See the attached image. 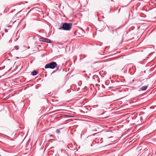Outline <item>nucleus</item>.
Returning a JSON list of instances; mask_svg holds the SVG:
<instances>
[{
  "mask_svg": "<svg viewBox=\"0 0 156 156\" xmlns=\"http://www.w3.org/2000/svg\"><path fill=\"white\" fill-rule=\"evenodd\" d=\"M61 25H62V26L60 27L59 29L64 30H70L72 27V24L71 23H62Z\"/></svg>",
  "mask_w": 156,
  "mask_h": 156,
  "instance_id": "1",
  "label": "nucleus"
},
{
  "mask_svg": "<svg viewBox=\"0 0 156 156\" xmlns=\"http://www.w3.org/2000/svg\"><path fill=\"white\" fill-rule=\"evenodd\" d=\"M57 64L55 62H53L47 64L45 66V69L50 68L54 69L56 66Z\"/></svg>",
  "mask_w": 156,
  "mask_h": 156,
  "instance_id": "2",
  "label": "nucleus"
},
{
  "mask_svg": "<svg viewBox=\"0 0 156 156\" xmlns=\"http://www.w3.org/2000/svg\"><path fill=\"white\" fill-rule=\"evenodd\" d=\"M39 40L40 41L44 42L47 43H50L51 42V41L50 40L47 38L43 37L39 38Z\"/></svg>",
  "mask_w": 156,
  "mask_h": 156,
  "instance_id": "3",
  "label": "nucleus"
},
{
  "mask_svg": "<svg viewBox=\"0 0 156 156\" xmlns=\"http://www.w3.org/2000/svg\"><path fill=\"white\" fill-rule=\"evenodd\" d=\"M147 86L145 85L144 86H143L141 87L140 89V90H145L147 89Z\"/></svg>",
  "mask_w": 156,
  "mask_h": 156,
  "instance_id": "4",
  "label": "nucleus"
},
{
  "mask_svg": "<svg viewBox=\"0 0 156 156\" xmlns=\"http://www.w3.org/2000/svg\"><path fill=\"white\" fill-rule=\"evenodd\" d=\"M31 74L33 76H35L37 74V72L35 71H34L31 72Z\"/></svg>",
  "mask_w": 156,
  "mask_h": 156,
  "instance_id": "5",
  "label": "nucleus"
},
{
  "mask_svg": "<svg viewBox=\"0 0 156 156\" xmlns=\"http://www.w3.org/2000/svg\"><path fill=\"white\" fill-rule=\"evenodd\" d=\"M56 132L58 134L60 133V131L59 129H57L56 130Z\"/></svg>",
  "mask_w": 156,
  "mask_h": 156,
  "instance_id": "6",
  "label": "nucleus"
},
{
  "mask_svg": "<svg viewBox=\"0 0 156 156\" xmlns=\"http://www.w3.org/2000/svg\"><path fill=\"white\" fill-rule=\"evenodd\" d=\"M14 48L16 50H18L19 49V47L18 46H15Z\"/></svg>",
  "mask_w": 156,
  "mask_h": 156,
  "instance_id": "7",
  "label": "nucleus"
},
{
  "mask_svg": "<svg viewBox=\"0 0 156 156\" xmlns=\"http://www.w3.org/2000/svg\"><path fill=\"white\" fill-rule=\"evenodd\" d=\"M96 133H94L93 134V135H94Z\"/></svg>",
  "mask_w": 156,
  "mask_h": 156,
  "instance_id": "8",
  "label": "nucleus"
}]
</instances>
